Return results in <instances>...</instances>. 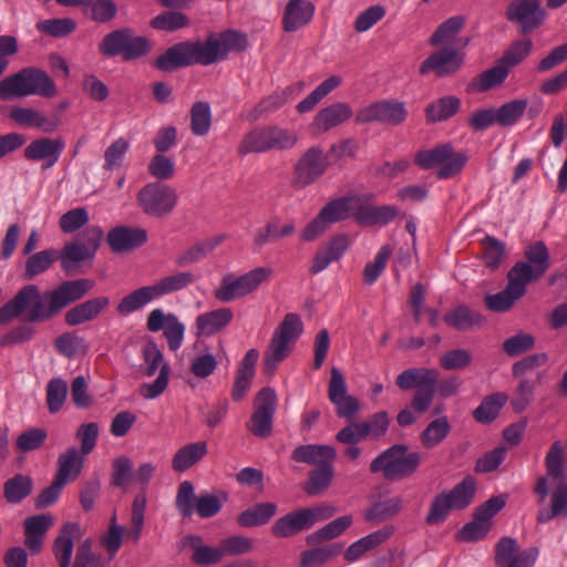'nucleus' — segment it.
Here are the masks:
<instances>
[{"mask_svg":"<svg viewBox=\"0 0 567 567\" xmlns=\"http://www.w3.org/2000/svg\"><path fill=\"white\" fill-rule=\"evenodd\" d=\"M93 287L94 281L87 278L63 281L43 293L35 285H27L0 308V324H8L20 316L28 322L48 321L82 299Z\"/></svg>","mask_w":567,"mask_h":567,"instance_id":"f257e3e1","label":"nucleus"},{"mask_svg":"<svg viewBox=\"0 0 567 567\" xmlns=\"http://www.w3.org/2000/svg\"><path fill=\"white\" fill-rule=\"evenodd\" d=\"M248 47L246 34L227 30L205 41H183L168 48L154 62L156 69L172 72L193 64L210 65L225 60L229 52H243Z\"/></svg>","mask_w":567,"mask_h":567,"instance_id":"f03ea898","label":"nucleus"},{"mask_svg":"<svg viewBox=\"0 0 567 567\" xmlns=\"http://www.w3.org/2000/svg\"><path fill=\"white\" fill-rule=\"evenodd\" d=\"M564 456L563 443L553 442L545 456V467L547 476L555 483V488L550 495V508L543 507L538 511V523H547L555 517H567V467Z\"/></svg>","mask_w":567,"mask_h":567,"instance_id":"7ed1b4c3","label":"nucleus"},{"mask_svg":"<svg viewBox=\"0 0 567 567\" xmlns=\"http://www.w3.org/2000/svg\"><path fill=\"white\" fill-rule=\"evenodd\" d=\"M58 87L52 78L38 68H23L0 81V100L11 101L30 95L53 97Z\"/></svg>","mask_w":567,"mask_h":567,"instance_id":"20e7f679","label":"nucleus"},{"mask_svg":"<svg viewBox=\"0 0 567 567\" xmlns=\"http://www.w3.org/2000/svg\"><path fill=\"white\" fill-rule=\"evenodd\" d=\"M298 142L297 135L278 125L256 126L244 134L237 145V154H261L270 151H287Z\"/></svg>","mask_w":567,"mask_h":567,"instance_id":"39448f33","label":"nucleus"},{"mask_svg":"<svg viewBox=\"0 0 567 567\" xmlns=\"http://www.w3.org/2000/svg\"><path fill=\"white\" fill-rule=\"evenodd\" d=\"M303 332L299 315L289 312L272 333L264 357V372L272 375L280 362L290 353L292 344Z\"/></svg>","mask_w":567,"mask_h":567,"instance_id":"423d86ee","label":"nucleus"},{"mask_svg":"<svg viewBox=\"0 0 567 567\" xmlns=\"http://www.w3.org/2000/svg\"><path fill=\"white\" fill-rule=\"evenodd\" d=\"M272 272L269 267H256L239 276L233 272L226 274L214 290V297L223 303L243 299L255 292L261 284L268 281Z\"/></svg>","mask_w":567,"mask_h":567,"instance_id":"0eeeda50","label":"nucleus"},{"mask_svg":"<svg viewBox=\"0 0 567 567\" xmlns=\"http://www.w3.org/2000/svg\"><path fill=\"white\" fill-rule=\"evenodd\" d=\"M408 446L395 444L379 456L370 464L372 473H382L384 478L390 481L402 480L412 475L420 465L421 455L417 452L408 453Z\"/></svg>","mask_w":567,"mask_h":567,"instance_id":"6e6552de","label":"nucleus"},{"mask_svg":"<svg viewBox=\"0 0 567 567\" xmlns=\"http://www.w3.org/2000/svg\"><path fill=\"white\" fill-rule=\"evenodd\" d=\"M102 55H121L124 61L137 60L151 51V43L144 37H134L130 28L114 30L104 35L99 44Z\"/></svg>","mask_w":567,"mask_h":567,"instance_id":"1a4fd4ad","label":"nucleus"},{"mask_svg":"<svg viewBox=\"0 0 567 567\" xmlns=\"http://www.w3.org/2000/svg\"><path fill=\"white\" fill-rule=\"evenodd\" d=\"M136 202L142 212L154 218L169 215L177 206L178 195L171 185L152 182L137 193Z\"/></svg>","mask_w":567,"mask_h":567,"instance_id":"9d476101","label":"nucleus"},{"mask_svg":"<svg viewBox=\"0 0 567 567\" xmlns=\"http://www.w3.org/2000/svg\"><path fill=\"white\" fill-rule=\"evenodd\" d=\"M355 202H358L355 196L339 197L330 200L303 228L301 231L302 240L312 241L322 235L330 225L346 220L351 214L353 215V203Z\"/></svg>","mask_w":567,"mask_h":567,"instance_id":"9b49d317","label":"nucleus"},{"mask_svg":"<svg viewBox=\"0 0 567 567\" xmlns=\"http://www.w3.org/2000/svg\"><path fill=\"white\" fill-rule=\"evenodd\" d=\"M142 357L145 364V375L153 377L159 369L158 377L152 383L143 384L140 393L144 399H155L159 396L168 385L171 368L164 360V357L157 344L148 341L142 349Z\"/></svg>","mask_w":567,"mask_h":567,"instance_id":"f8f14e48","label":"nucleus"},{"mask_svg":"<svg viewBox=\"0 0 567 567\" xmlns=\"http://www.w3.org/2000/svg\"><path fill=\"white\" fill-rule=\"evenodd\" d=\"M329 167L328 156L322 148L313 146L303 152L293 165L290 185L303 189L316 183Z\"/></svg>","mask_w":567,"mask_h":567,"instance_id":"ddd939ff","label":"nucleus"},{"mask_svg":"<svg viewBox=\"0 0 567 567\" xmlns=\"http://www.w3.org/2000/svg\"><path fill=\"white\" fill-rule=\"evenodd\" d=\"M332 515L333 509L329 506L301 508L278 518L272 525L271 532L276 537H290L311 528L318 519H327Z\"/></svg>","mask_w":567,"mask_h":567,"instance_id":"4468645a","label":"nucleus"},{"mask_svg":"<svg viewBox=\"0 0 567 567\" xmlns=\"http://www.w3.org/2000/svg\"><path fill=\"white\" fill-rule=\"evenodd\" d=\"M254 412L247 429L257 437H268L272 433L274 415L277 409V394L272 388H262L254 399Z\"/></svg>","mask_w":567,"mask_h":567,"instance_id":"2eb2a0df","label":"nucleus"},{"mask_svg":"<svg viewBox=\"0 0 567 567\" xmlns=\"http://www.w3.org/2000/svg\"><path fill=\"white\" fill-rule=\"evenodd\" d=\"M524 256L527 261L516 262L511 271L528 285L546 274L550 266V257L547 246L542 240L526 246Z\"/></svg>","mask_w":567,"mask_h":567,"instance_id":"dca6fc26","label":"nucleus"},{"mask_svg":"<svg viewBox=\"0 0 567 567\" xmlns=\"http://www.w3.org/2000/svg\"><path fill=\"white\" fill-rule=\"evenodd\" d=\"M408 117V110L403 102L382 100L371 103L358 110L355 123L368 124L378 122L384 125L396 126Z\"/></svg>","mask_w":567,"mask_h":567,"instance_id":"f3484780","label":"nucleus"},{"mask_svg":"<svg viewBox=\"0 0 567 567\" xmlns=\"http://www.w3.org/2000/svg\"><path fill=\"white\" fill-rule=\"evenodd\" d=\"M82 535L83 530L79 523L68 522L62 525L52 544V553L59 567H89L90 559L76 556H74V561L71 566L74 540L80 539Z\"/></svg>","mask_w":567,"mask_h":567,"instance_id":"a211bd4d","label":"nucleus"},{"mask_svg":"<svg viewBox=\"0 0 567 567\" xmlns=\"http://www.w3.org/2000/svg\"><path fill=\"white\" fill-rule=\"evenodd\" d=\"M464 64V53L449 45L433 51L420 65L421 75L434 74L436 78H449L457 73Z\"/></svg>","mask_w":567,"mask_h":567,"instance_id":"6ab92c4d","label":"nucleus"},{"mask_svg":"<svg viewBox=\"0 0 567 567\" xmlns=\"http://www.w3.org/2000/svg\"><path fill=\"white\" fill-rule=\"evenodd\" d=\"M505 17L519 25L522 34H528L543 24L546 11L540 0H514L507 6Z\"/></svg>","mask_w":567,"mask_h":567,"instance_id":"aec40b11","label":"nucleus"},{"mask_svg":"<svg viewBox=\"0 0 567 567\" xmlns=\"http://www.w3.org/2000/svg\"><path fill=\"white\" fill-rule=\"evenodd\" d=\"M539 555L537 547L519 550V545L513 537L504 536L495 545L496 567H534Z\"/></svg>","mask_w":567,"mask_h":567,"instance_id":"412c9836","label":"nucleus"},{"mask_svg":"<svg viewBox=\"0 0 567 567\" xmlns=\"http://www.w3.org/2000/svg\"><path fill=\"white\" fill-rule=\"evenodd\" d=\"M354 196L358 202L353 203V217L362 226H385L399 215V209L395 206L371 205L372 195Z\"/></svg>","mask_w":567,"mask_h":567,"instance_id":"4be33fe9","label":"nucleus"},{"mask_svg":"<svg viewBox=\"0 0 567 567\" xmlns=\"http://www.w3.org/2000/svg\"><path fill=\"white\" fill-rule=\"evenodd\" d=\"M146 327L151 332L163 330L171 351H177L182 347L185 326L176 315L165 313L162 309H154L148 313Z\"/></svg>","mask_w":567,"mask_h":567,"instance_id":"5701e85b","label":"nucleus"},{"mask_svg":"<svg viewBox=\"0 0 567 567\" xmlns=\"http://www.w3.org/2000/svg\"><path fill=\"white\" fill-rule=\"evenodd\" d=\"M64 146V141L61 137L37 138L24 148V157L32 162L41 161L42 168L48 169L59 162Z\"/></svg>","mask_w":567,"mask_h":567,"instance_id":"b1692460","label":"nucleus"},{"mask_svg":"<svg viewBox=\"0 0 567 567\" xmlns=\"http://www.w3.org/2000/svg\"><path fill=\"white\" fill-rule=\"evenodd\" d=\"M507 279L508 282L504 290L485 297V305L491 311H508L517 300L525 296L527 285L522 279L513 275L511 270L507 274Z\"/></svg>","mask_w":567,"mask_h":567,"instance_id":"393cba45","label":"nucleus"},{"mask_svg":"<svg viewBox=\"0 0 567 567\" xmlns=\"http://www.w3.org/2000/svg\"><path fill=\"white\" fill-rule=\"evenodd\" d=\"M146 240L147 231L140 227L116 226L106 236V241L113 252H124L138 248Z\"/></svg>","mask_w":567,"mask_h":567,"instance_id":"a878e982","label":"nucleus"},{"mask_svg":"<svg viewBox=\"0 0 567 567\" xmlns=\"http://www.w3.org/2000/svg\"><path fill=\"white\" fill-rule=\"evenodd\" d=\"M305 89V83L302 81L296 82L291 85L286 86L282 90L275 91L269 95L265 96L260 100L258 104L252 110L251 117L252 120H258L275 111L282 107L288 101L292 100L295 96L299 95Z\"/></svg>","mask_w":567,"mask_h":567,"instance_id":"bb28decb","label":"nucleus"},{"mask_svg":"<svg viewBox=\"0 0 567 567\" xmlns=\"http://www.w3.org/2000/svg\"><path fill=\"white\" fill-rule=\"evenodd\" d=\"M352 109L348 103H332L316 114L311 128L317 134L326 133L347 122L352 116Z\"/></svg>","mask_w":567,"mask_h":567,"instance_id":"cd10ccee","label":"nucleus"},{"mask_svg":"<svg viewBox=\"0 0 567 567\" xmlns=\"http://www.w3.org/2000/svg\"><path fill=\"white\" fill-rule=\"evenodd\" d=\"M315 14V6L309 0H289L282 14V29L292 33L310 23Z\"/></svg>","mask_w":567,"mask_h":567,"instance_id":"c85d7f7f","label":"nucleus"},{"mask_svg":"<svg viewBox=\"0 0 567 567\" xmlns=\"http://www.w3.org/2000/svg\"><path fill=\"white\" fill-rule=\"evenodd\" d=\"M54 525L51 514H40L24 519V545L31 554H39L42 549L47 532Z\"/></svg>","mask_w":567,"mask_h":567,"instance_id":"c756f323","label":"nucleus"},{"mask_svg":"<svg viewBox=\"0 0 567 567\" xmlns=\"http://www.w3.org/2000/svg\"><path fill=\"white\" fill-rule=\"evenodd\" d=\"M109 305L110 299L104 296L89 299L69 309L64 315V321L70 327L92 321L97 318Z\"/></svg>","mask_w":567,"mask_h":567,"instance_id":"7c9ffc66","label":"nucleus"},{"mask_svg":"<svg viewBox=\"0 0 567 567\" xmlns=\"http://www.w3.org/2000/svg\"><path fill=\"white\" fill-rule=\"evenodd\" d=\"M394 533L393 526H384L351 544L344 551V559L353 563L363 557L370 550L375 549L386 542Z\"/></svg>","mask_w":567,"mask_h":567,"instance_id":"2f4dec72","label":"nucleus"},{"mask_svg":"<svg viewBox=\"0 0 567 567\" xmlns=\"http://www.w3.org/2000/svg\"><path fill=\"white\" fill-rule=\"evenodd\" d=\"M208 453V445L205 441L188 443L178 449L172 458V468L177 473H184Z\"/></svg>","mask_w":567,"mask_h":567,"instance_id":"473e14b6","label":"nucleus"},{"mask_svg":"<svg viewBox=\"0 0 567 567\" xmlns=\"http://www.w3.org/2000/svg\"><path fill=\"white\" fill-rule=\"evenodd\" d=\"M437 378L439 372L435 369L410 368L402 371L396 377L395 384L403 391L414 388L417 390L420 388L435 385Z\"/></svg>","mask_w":567,"mask_h":567,"instance_id":"72a5a7b5","label":"nucleus"},{"mask_svg":"<svg viewBox=\"0 0 567 567\" xmlns=\"http://www.w3.org/2000/svg\"><path fill=\"white\" fill-rule=\"evenodd\" d=\"M85 455L75 446L69 447L58 457V471L55 477L66 484L75 481L82 472Z\"/></svg>","mask_w":567,"mask_h":567,"instance_id":"f704fd0d","label":"nucleus"},{"mask_svg":"<svg viewBox=\"0 0 567 567\" xmlns=\"http://www.w3.org/2000/svg\"><path fill=\"white\" fill-rule=\"evenodd\" d=\"M545 372H537L535 379L532 378H516L517 385L511 400V405L514 412L522 413L534 401L536 388L543 382Z\"/></svg>","mask_w":567,"mask_h":567,"instance_id":"c9c22d12","label":"nucleus"},{"mask_svg":"<svg viewBox=\"0 0 567 567\" xmlns=\"http://www.w3.org/2000/svg\"><path fill=\"white\" fill-rule=\"evenodd\" d=\"M336 457L337 451L330 445L305 444L297 446L291 453V460L295 462L317 466L327 461H334Z\"/></svg>","mask_w":567,"mask_h":567,"instance_id":"e433bc0d","label":"nucleus"},{"mask_svg":"<svg viewBox=\"0 0 567 567\" xmlns=\"http://www.w3.org/2000/svg\"><path fill=\"white\" fill-rule=\"evenodd\" d=\"M404 505L402 496L388 497L373 503L364 513V519L369 523L379 524L396 517Z\"/></svg>","mask_w":567,"mask_h":567,"instance_id":"4c0bfd02","label":"nucleus"},{"mask_svg":"<svg viewBox=\"0 0 567 567\" xmlns=\"http://www.w3.org/2000/svg\"><path fill=\"white\" fill-rule=\"evenodd\" d=\"M233 318L231 309L218 308L199 315L196 318V328L199 334L210 337L227 327Z\"/></svg>","mask_w":567,"mask_h":567,"instance_id":"58836bf2","label":"nucleus"},{"mask_svg":"<svg viewBox=\"0 0 567 567\" xmlns=\"http://www.w3.org/2000/svg\"><path fill=\"white\" fill-rule=\"evenodd\" d=\"M461 107V100L455 95L440 97L425 107V118L429 123L443 122L455 115Z\"/></svg>","mask_w":567,"mask_h":567,"instance_id":"ea45409f","label":"nucleus"},{"mask_svg":"<svg viewBox=\"0 0 567 567\" xmlns=\"http://www.w3.org/2000/svg\"><path fill=\"white\" fill-rule=\"evenodd\" d=\"M353 523L351 515L340 516L318 530L309 534L306 537V543L309 546H316L323 542L334 539L342 535Z\"/></svg>","mask_w":567,"mask_h":567,"instance_id":"a19ab883","label":"nucleus"},{"mask_svg":"<svg viewBox=\"0 0 567 567\" xmlns=\"http://www.w3.org/2000/svg\"><path fill=\"white\" fill-rule=\"evenodd\" d=\"M508 76V71L505 65L497 63L475 76L467 86L470 92H486L493 87L502 85Z\"/></svg>","mask_w":567,"mask_h":567,"instance_id":"79ce46f5","label":"nucleus"},{"mask_svg":"<svg viewBox=\"0 0 567 567\" xmlns=\"http://www.w3.org/2000/svg\"><path fill=\"white\" fill-rule=\"evenodd\" d=\"M444 321L447 326L460 331L480 327L485 322L484 318L478 312L471 310L464 305L447 312L444 316Z\"/></svg>","mask_w":567,"mask_h":567,"instance_id":"37998d69","label":"nucleus"},{"mask_svg":"<svg viewBox=\"0 0 567 567\" xmlns=\"http://www.w3.org/2000/svg\"><path fill=\"white\" fill-rule=\"evenodd\" d=\"M277 513L275 503H259L241 512L237 522L241 527H255L267 524Z\"/></svg>","mask_w":567,"mask_h":567,"instance_id":"c03bdc74","label":"nucleus"},{"mask_svg":"<svg viewBox=\"0 0 567 567\" xmlns=\"http://www.w3.org/2000/svg\"><path fill=\"white\" fill-rule=\"evenodd\" d=\"M343 549L342 543H333L324 546H313L305 550L300 556V567H319L337 557Z\"/></svg>","mask_w":567,"mask_h":567,"instance_id":"a18cd8bd","label":"nucleus"},{"mask_svg":"<svg viewBox=\"0 0 567 567\" xmlns=\"http://www.w3.org/2000/svg\"><path fill=\"white\" fill-rule=\"evenodd\" d=\"M156 298L158 297L153 285L144 286L122 298L116 306V311L122 316H126L141 309Z\"/></svg>","mask_w":567,"mask_h":567,"instance_id":"49530a36","label":"nucleus"},{"mask_svg":"<svg viewBox=\"0 0 567 567\" xmlns=\"http://www.w3.org/2000/svg\"><path fill=\"white\" fill-rule=\"evenodd\" d=\"M333 462L334 461L323 462V464H319L310 471L308 482L305 486L307 494L318 495L330 486L334 475Z\"/></svg>","mask_w":567,"mask_h":567,"instance_id":"de8ad7c7","label":"nucleus"},{"mask_svg":"<svg viewBox=\"0 0 567 567\" xmlns=\"http://www.w3.org/2000/svg\"><path fill=\"white\" fill-rule=\"evenodd\" d=\"M454 509H464L471 505L476 493V482L473 476L464 477L451 491L443 492Z\"/></svg>","mask_w":567,"mask_h":567,"instance_id":"09e8293b","label":"nucleus"},{"mask_svg":"<svg viewBox=\"0 0 567 567\" xmlns=\"http://www.w3.org/2000/svg\"><path fill=\"white\" fill-rule=\"evenodd\" d=\"M223 239V236H215L196 243L195 245L190 246L184 252L177 256L175 261L176 265L183 267L202 260L218 245H220Z\"/></svg>","mask_w":567,"mask_h":567,"instance_id":"8fccbe9b","label":"nucleus"},{"mask_svg":"<svg viewBox=\"0 0 567 567\" xmlns=\"http://www.w3.org/2000/svg\"><path fill=\"white\" fill-rule=\"evenodd\" d=\"M507 400L508 395L504 392H496L486 396L473 411L474 419L484 424L492 422L497 417Z\"/></svg>","mask_w":567,"mask_h":567,"instance_id":"3c124183","label":"nucleus"},{"mask_svg":"<svg viewBox=\"0 0 567 567\" xmlns=\"http://www.w3.org/2000/svg\"><path fill=\"white\" fill-rule=\"evenodd\" d=\"M33 482L29 475L16 474L3 484L4 498L10 504H19L31 494Z\"/></svg>","mask_w":567,"mask_h":567,"instance_id":"603ef678","label":"nucleus"},{"mask_svg":"<svg viewBox=\"0 0 567 567\" xmlns=\"http://www.w3.org/2000/svg\"><path fill=\"white\" fill-rule=\"evenodd\" d=\"M295 229L293 223L280 225L279 218H272L267 221L265 227L256 230L254 243L257 247H262L271 240L290 236L295 233Z\"/></svg>","mask_w":567,"mask_h":567,"instance_id":"864d4df0","label":"nucleus"},{"mask_svg":"<svg viewBox=\"0 0 567 567\" xmlns=\"http://www.w3.org/2000/svg\"><path fill=\"white\" fill-rule=\"evenodd\" d=\"M465 18L463 16H454L443 21L429 39L432 47L451 44L453 39L463 29Z\"/></svg>","mask_w":567,"mask_h":567,"instance_id":"5fc2aeb1","label":"nucleus"},{"mask_svg":"<svg viewBox=\"0 0 567 567\" xmlns=\"http://www.w3.org/2000/svg\"><path fill=\"white\" fill-rule=\"evenodd\" d=\"M196 280V276L190 271L174 272L156 281L153 287L157 297L183 290Z\"/></svg>","mask_w":567,"mask_h":567,"instance_id":"6e6d98bb","label":"nucleus"},{"mask_svg":"<svg viewBox=\"0 0 567 567\" xmlns=\"http://www.w3.org/2000/svg\"><path fill=\"white\" fill-rule=\"evenodd\" d=\"M341 84V78L331 75L321 82L310 94L300 101L296 109L299 113H307L315 109V106L324 99L328 94L334 91Z\"/></svg>","mask_w":567,"mask_h":567,"instance_id":"4d7b16f0","label":"nucleus"},{"mask_svg":"<svg viewBox=\"0 0 567 567\" xmlns=\"http://www.w3.org/2000/svg\"><path fill=\"white\" fill-rule=\"evenodd\" d=\"M451 432L446 416H441L427 424L420 435L421 443L426 449H433L442 443Z\"/></svg>","mask_w":567,"mask_h":567,"instance_id":"13d9d810","label":"nucleus"},{"mask_svg":"<svg viewBox=\"0 0 567 567\" xmlns=\"http://www.w3.org/2000/svg\"><path fill=\"white\" fill-rule=\"evenodd\" d=\"M117 4L114 0H91L86 3L83 13L93 22L104 24L111 22L117 14Z\"/></svg>","mask_w":567,"mask_h":567,"instance_id":"bf43d9fd","label":"nucleus"},{"mask_svg":"<svg viewBox=\"0 0 567 567\" xmlns=\"http://www.w3.org/2000/svg\"><path fill=\"white\" fill-rule=\"evenodd\" d=\"M190 130L196 136H205L212 126V110L207 102H195L190 107Z\"/></svg>","mask_w":567,"mask_h":567,"instance_id":"052dcab7","label":"nucleus"},{"mask_svg":"<svg viewBox=\"0 0 567 567\" xmlns=\"http://www.w3.org/2000/svg\"><path fill=\"white\" fill-rule=\"evenodd\" d=\"M549 362L547 352H536L523 357L512 365L514 378H529L532 372H540L539 369L546 367Z\"/></svg>","mask_w":567,"mask_h":567,"instance_id":"680f3d73","label":"nucleus"},{"mask_svg":"<svg viewBox=\"0 0 567 567\" xmlns=\"http://www.w3.org/2000/svg\"><path fill=\"white\" fill-rule=\"evenodd\" d=\"M56 256L58 254L53 249H45L31 255L25 262L24 278L31 280L33 277L44 272L51 267Z\"/></svg>","mask_w":567,"mask_h":567,"instance_id":"e2e57ef3","label":"nucleus"},{"mask_svg":"<svg viewBox=\"0 0 567 567\" xmlns=\"http://www.w3.org/2000/svg\"><path fill=\"white\" fill-rule=\"evenodd\" d=\"M533 41L530 39L516 40L509 48L504 52L498 62L506 66L509 72L511 68H514L522 63L532 52Z\"/></svg>","mask_w":567,"mask_h":567,"instance_id":"0e129e2a","label":"nucleus"},{"mask_svg":"<svg viewBox=\"0 0 567 567\" xmlns=\"http://www.w3.org/2000/svg\"><path fill=\"white\" fill-rule=\"evenodd\" d=\"M189 540L194 547L192 556L193 563L199 566H209L219 563L223 558L220 545L218 547H209L202 545V538L199 536H190Z\"/></svg>","mask_w":567,"mask_h":567,"instance_id":"69168bd1","label":"nucleus"},{"mask_svg":"<svg viewBox=\"0 0 567 567\" xmlns=\"http://www.w3.org/2000/svg\"><path fill=\"white\" fill-rule=\"evenodd\" d=\"M37 30L53 38H64L76 29V22L72 18H55L41 20L37 23Z\"/></svg>","mask_w":567,"mask_h":567,"instance_id":"338daca9","label":"nucleus"},{"mask_svg":"<svg viewBox=\"0 0 567 567\" xmlns=\"http://www.w3.org/2000/svg\"><path fill=\"white\" fill-rule=\"evenodd\" d=\"M68 396V383L61 378H53L47 384V405L51 414L58 413Z\"/></svg>","mask_w":567,"mask_h":567,"instance_id":"774afa93","label":"nucleus"}]
</instances>
